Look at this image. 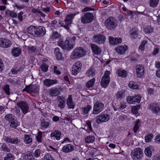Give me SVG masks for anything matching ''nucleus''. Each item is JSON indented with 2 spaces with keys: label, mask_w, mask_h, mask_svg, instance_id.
Returning a JSON list of instances; mask_svg holds the SVG:
<instances>
[{
  "label": "nucleus",
  "mask_w": 160,
  "mask_h": 160,
  "mask_svg": "<svg viewBox=\"0 0 160 160\" xmlns=\"http://www.w3.org/2000/svg\"><path fill=\"white\" fill-rule=\"evenodd\" d=\"M49 39L51 41L58 40V45L64 50L69 51L74 47V43H69V40L67 39L64 42L63 40L60 38V35L57 32H53Z\"/></svg>",
  "instance_id": "nucleus-1"
},
{
  "label": "nucleus",
  "mask_w": 160,
  "mask_h": 160,
  "mask_svg": "<svg viewBox=\"0 0 160 160\" xmlns=\"http://www.w3.org/2000/svg\"><path fill=\"white\" fill-rule=\"evenodd\" d=\"M105 26L108 30H113L118 25V22L116 19L112 17H111L106 19L104 22Z\"/></svg>",
  "instance_id": "nucleus-2"
},
{
  "label": "nucleus",
  "mask_w": 160,
  "mask_h": 160,
  "mask_svg": "<svg viewBox=\"0 0 160 160\" xmlns=\"http://www.w3.org/2000/svg\"><path fill=\"white\" fill-rule=\"evenodd\" d=\"M86 51L82 47H79L74 49L71 54L70 57L72 59H78L84 56Z\"/></svg>",
  "instance_id": "nucleus-3"
},
{
  "label": "nucleus",
  "mask_w": 160,
  "mask_h": 160,
  "mask_svg": "<svg viewBox=\"0 0 160 160\" xmlns=\"http://www.w3.org/2000/svg\"><path fill=\"white\" fill-rule=\"evenodd\" d=\"M143 154L142 149L140 148H137L132 151L131 155L133 160H140L142 157Z\"/></svg>",
  "instance_id": "nucleus-4"
},
{
  "label": "nucleus",
  "mask_w": 160,
  "mask_h": 160,
  "mask_svg": "<svg viewBox=\"0 0 160 160\" xmlns=\"http://www.w3.org/2000/svg\"><path fill=\"white\" fill-rule=\"evenodd\" d=\"M110 73L109 71H107L104 73L101 81V85L102 87L106 88L108 85L110 80L109 77Z\"/></svg>",
  "instance_id": "nucleus-5"
},
{
  "label": "nucleus",
  "mask_w": 160,
  "mask_h": 160,
  "mask_svg": "<svg viewBox=\"0 0 160 160\" xmlns=\"http://www.w3.org/2000/svg\"><path fill=\"white\" fill-rule=\"evenodd\" d=\"M104 108V104L99 101H97L94 104L93 108L92 113L98 114L101 112Z\"/></svg>",
  "instance_id": "nucleus-6"
},
{
  "label": "nucleus",
  "mask_w": 160,
  "mask_h": 160,
  "mask_svg": "<svg viewBox=\"0 0 160 160\" xmlns=\"http://www.w3.org/2000/svg\"><path fill=\"white\" fill-rule=\"evenodd\" d=\"M148 109L150 110L153 113L160 114V104L152 103L149 104L148 106Z\"/></svg>",
  "instance_id": "nucleus-7"
},
{
  "label": "nucleus",
  "mask_w": 160,
  "mask_h": 160,
  "mask_svg": "<svg viewBox=\"0 0 160 160\" xmlns=\"http://www.w3.org/2000/svg\"><path fill=\"white\" fill-rule=\"evenodd\" d=\"M110 119V116L108 114L102 113L96 118V121L98 124L106 122Z\"/></svg>",
  "instance_id": "nucleus-8"
},
{
  "label": "nucleus",
  "mask_w": 160,
  "mask_h": 160,
  "mask_svg": "<svg viewBox=\"0 0 160 160\" xmlns=\"http://www.w3.org/2000/svg\"><path fill=\"white\" fill-rule=\"evenodd\" d=\"M93 19V15L90 12H87L84 14L81 18V21L83 23H87L91 22Z\"/></svg>",
  "instance_id": "nucleus-9"
},
{
  "label": "nucleus",
  "mask_w": 160,
  "mask_h": 160,
  "mask_svg": "<svg viewBox=\"0 0 160 160\" xmlns=\"http://www.w3.org/2000/svg\"><path fill=\"white\" fill-rule=\"evenodd\" d=\"M39 90L38 85L35 84L26 86L23 89V91H27L29 93H37L38 92Z\"/></svg>",
  "instance_id": "nucleus-10"
},
{
  "label": "nucleus",
  "mask_w": 160,
  "mask_h": 160,
  "mask_svg": "<svg viewBox=\"0 0 160 160\" xmlns=\"http://www.w3.org/2000/svg\"><path fill=\"white\" fill-rule=\"evenodd\" d=\"M82 66V64L80 61L76 62L73 65L72 69V73L75 75H76L80 71Z\"/></svg>",
  "instance_id": "nucleus-11"
},
{
  "label": "nucleus",
  "mask_w": 160,
  "mask_h": 160,
  "mask_svg": "<svg viewBox=\"0 0 160 160\" xmlns=\"http://www.w3.org/2000/svg\"><path fill=\"white\" fill-rule=\"evenodd\" d=\"M93 39L95 42L99 44H102L105 42L106 38L103 35L97 34L94 35Z\"/></svg>",
  "instance_id": "nucleus-12"
},
{
  "label": "nucleus",
  "mask_w": 160,
  "mask_h": 160,
  "mask_svg": "<svg viewBox=\"0 0 160 160\" xmlns=\"http://www.w3.org/2000/svg\"><path fill=\"white\" fill-rule=\"evenodd\" d=\"M75 15V14H72L67 16L65 18V22L66 23V25H64V28L68 32H69V27L71 23V21Z\"/></svg>",
  "instance_id": "nucleus-13"
},
{
  "label": "nucleus",
  "mask_w": 160,
  "mask_h": 160,
  "mask_svg": "<svg viewBox=\"0 0 160 160\" xmlns=\"http://www.w3.org/2000/svg\"><path fill=\"white\" fill-rule=\"evenodd\" d=\"M136 73L137 77L141 78L144 75V68L143 66L138 65L136 67Z\"/></svg>",
  "instance_id": "nucleus-14"
},
{
  "label": "nucleus",
  "mask_w": 160,
  "mask_h": 160,
  "mask_svg": "<svg viewBox=\"0 0 160 160\" xmlns=\"http://www.w3.org/2000/svg\"><path fill=\"white\" fill-rule=\"evenodd\" d=\"M17 106L21 110L22 113L24 114L27 113L28 111V104L25 102H21L17 104Z\"/></svg>",
  "instance_id": "nucleus-15"
},
{
  "label": "nucleus",
  "mask_w": 160,
  "mask_h": 160,
  "mask_svg": "<svg viewBox=\"0 0 160 160\" xmlns=\"http://www.w3.org/2000/svg\"><path fill=\"white\" fill-rule=\"evenodd\" d=\"M12 45L10 41L7 39L0 38V47L8 48L10 47Z\"/></svg>",
  "instance_id": "nucleus-16"
},
{
  "label": "nucleus",
  "mask_w": 160,
  "mask_h": 160,
  "mask_svg": "<svg viewBox=\"0 0 160 160\" xmlns=\"http://www.w3.org/2000/svg\"><path fill=\"white\" fill-rule=\"evenodd\" d=\"M37 30L38 28L33 26L28 27L27 29V32L28 33L35 37H36L37 35H38L37 33Z\"/></svg>",
  "instance_id": "nucleus-17"
},
{
  "label": "nucleus",
  "mask_w": 160,
  "mask_h": 160,
  "mask_svg": "<svg viewBox=\"0 0 160 160\" xmlns=\"http://www.w3.org/2000/svg\"><path fill=\"white\" fill-rule=\"evenodd\" d=\"M4 140L5 141L12 144H17L20 142V139L17 138H11L7 137H5Z\"/></svg>",
  "instance_id": "nucleus-18"
},
{
  "label": "nucleus",
  "mask_w": 160,
  "mask_h": 160,
  "mask_svg": "<svg viewBox=\"0 0 160 160\" xmlns=\"http://www.w3.org/2000/svg\"><path fill=\"white\" fill-rule=\"evenodd\" d=\"M58 83V81L56 79H45L43 81L44 84L46 86L50 87Z\"/></svg>",
  "instance_id": "nucleus-19"
},
{
  "label": "nucleus",
  "mask_w": 160,
  "mask_h": 160,
  "mask_svg": "<svg viewBox=\"0 0 160 160\" xmlns=\"http://www.w3.org/2000/svg\"><path fill=\"white\" fill-rule=\"evenodd\" d=\"M57 98L58 100V107L61 109L63 108L65 106V99L61 96H58Z\"/></svg>",
  "instance_id": "nucleus-20"
},
{
  "label": "nucleus",
  "mask_w": 160,
  "mask_h": 160,
  "mask_svg": "<svg viewBox=\"0 0 160 160\" xmlns=\"http://www.w3.org/2000/svg\"><path fill=\"white\" fill-rule=\"evenodd\" d=\"M128 48V46L126 45L123 46H118L115 48V50L118 53L122 54L125 52Z\"/></svg>",
  "instance_id": "nucleus-21"
},
{
  "label": "nucleus",
  "mask_w": 160,
  "mask_h": 160,
  "mask_svg": "<svg viewBox=\"0 0 160 160\" xmlns=\"http://www.w3.org/2000/svg\"><path fill=\"white\" fill-rule=\"evenodd\" d=\"M74 149L72 145L71 144H68L62 148V151L64 152L68 153L72 151Z\"/></svg>",
  "instance_id": "nucleus-22"
},
{
  "label": "nucleus",
  "mask_w": 160,
  "mask_h": 160,
  "mask_svg": "<svg viewBox=\"0 0 160 160\" xmlns=\"http://www.w3.org/2000/svg\"><path fill=\"white\" fill-rule=\"evenodd\" d=\"M109 40L110 43L113 45L118 44L122 42V39L121 38H114L111 36L109 37Z\"/></svg>",
  "instance_id": "nucleus-23"
},
{
  "label": "nucleus",
  "mask_w": 160,
  "mask_h": 160,
  "mask_svg": "<svg viewBox=\"0 0 160 160\" xmlns=\"http://www.w3.org/2000/svg\"><path fill=\"white\" fill-rule=\"evenodd\" d=\"M91 48L93 53L95 54L98 55L101 52V49L97 45L94 44H92Z\"/></svg>",
  "instance_id": "nucleus-24"
},
{
  "label": "nucleus",
  "mask_w": 160,
  "mask_h": 160,
  "mask_svg": "<svg viewBox=\"0 0 160 160\" xmlns=\"http://www.w3.org/2000/svg\"><path fill=\"white\" fill-rule=\"evenodd\" d=\"M49 95L52 97H55L59 95L60 92L58 89L56 88H52L49 90Z\"/></svg>",
  "instance_id": "nucleus-25"
},
{
  "label": "nucleus",
  "mask_w": 160,
  "mask_h": 160,
  "mask_svg": "<svg viewBox=\"0 0 160 160\" xmlns=\"http://www.w3.org/2000/svg\"><path fill=\"white\" fill-rule=\"evenodd\" d=\"M61 134V132L60 131L56 130L51 133L50 136L51 137H54L56 140H59L60 139Z\"/></svg>",
  "instance_id": "nucleus-26"
},
{
  "label": "nucleus",
  "mask_w": 160,
  "mask_h": 160,
  "mask_svg": "<svg viewBox=\"0 0 160 160\" xmlns=\"http://www.w3.org/2000/svg\"><path fill=\"white\" fill-rule=\"evenodd\" d=\"M45 28L42 26H39L38 28L37 33V34L36 37H41L44 36L45 34Z\"/></svg>",
  "instance_id": "nucleus-27"
},
{
  "label": "nucleus",
  "mask_w": 160,
  "mask_h": 160,
  "mask_svg": "<svg viewBox=\"0 0 160 160\" xmlns=\"http://www.w3.org/2000/svg\"><path fill=\"white\" fill-rule=\"evenodd\" d=\"M154 150L152 146H149L145 148L144 150L145 154L148 157H150L152 156V151Z\"/></svg>",
  "instance_id": "nucleus-28"
},
{
  "label": "nucleus",
  "mask_w": 160,
  "mask_h": 160,
  "mask_svg": "<svg viewBox=\"0 0 160 160\" xmlns=\"http://www.w3.org/2000/svg\"><path fill=\"white\" fill-rule=\"evenodd\" d=\"M67 104L69 108L73 109L74 108L75 105L73 102L71 96H69L67 100Z\"/></svg>",
  "instance_id": "nucleus-29"
},
{
  "label": "nucleus",
  "mask_w": 160,
  "mask_h": 160,
  "mask_svg": "<svg viewBox=\"0 0 160 160\" xmlns=\"http://www.w3.org/2000/svg\"><path fill=\"white\" fill-rule=\"evenodd\" d=\"M12 54L14 57L19 56L21 52V50L19 48H14L12 50Z\"/></svg>",
  "instance_id": "nucleus-30"
},
{
  "label": "nucleus",
  "mask_w": 160,
  "mask_h": 160,
  "mask_svg": "<svg viewBox=\"0 0 160 160\" xmlns=\"http://www.w3.org/2000/svg\"><path fill=\"white\" fill-rule=\"evenodd\" d=\"M95 74V70L92 67L90 68L86 73V74L88 77H93Z\"/></svg>",
  "instance_id": "nucleus-31"
},
{
  "label": "nucleus",
  "mask_w": 160,
  "mask_h": 160,
  "mask_svg": "<svg viewBox=\"0 0 160 160\" xmlns=\"http://www.w3.org/2000/svg\"><path fill=\"white\" fill-rule=\"evenodd\" d=\"M4 118L7 122L9 123L16 118L14 115L11 114H8L5 116Z\"/></svg>",
  "instance_id": "nucleus-32"
},
{
  "label": "nucleus",
  "mask_w": 160,
  "mask_h": 160,
  "mask_svg": "<svg viewBox=\"0 0 160 160\" xmlns=\"http://www.w3.org/2000/svg\"><path fill=\"white\" fill-rule=\"evenodd\" d=\"M95 140V137L93 136H89L85 138V141L87 143L93 142Z\"/></svg>",
  "instance_id": "nucleus-33"
},
{
  "label": "nucleus",
  "mask_w": 160,
  "mask_h": 160,
  "mask_svg": "<svg viewBox=\"0 0 160 160\" xmlns=\"http://www.w3.org/2000/svg\"><path fill=\"white\" fill-rule=\"evenodd\" d=\"M24 141L26 144H31L32 142V139L31 136L27 134H25L24 136Z\"/></svg>",
  "instance_id": "nucleus-34"
},
{
  "label": "nucleus",
  "mask_w": 160,
  "mask_h": 160,
  "mask_svg": "<svg viewBox=\"0 0 160 160\" xmlns=\"http://www.w3.org/2000/svg\"><path fill=\"white\" fill-rule=\"evenodd\" d=\"M117 73L118 76L122 78L125 77L127 75V72L121 69H118L117 70Z\"/></svg>",
  "instance_id": "nucleus-35"
},
{
  "label": "nucleus",
  "mask_w": 160,
  "mask_h": 160,
  "mask_svg": "<svg viewBox=\"0 0 160 160\" xmlns=\"http://www.w3.org/2000/svg\"><path fill=\"white\" fill-rule=\"evenodd\" d=\"M140 126V122L139 120L138 119L135 122V124L133 129V130L134 133H136L138 130Z\"/></svg>",
  "instance_id": "nucleus-36"
},
{
  "label": "nucleus",
  "mask_w": 160,
  "mask_h": 160,
  "mask_svg": "<svg viewBox=\"0 0 160 160\" xmlns=\"http://www.w3.org/2000/svg\"><path fill=\"white\" fill-rule=\"evenodd\" d=\"M128 85L130 88L132 89H137L138 88V84L133 81L130 82Z\"/></svg>",
  "instance_id": "nucleus-37"
},
{
  "label": "nucleus",
  "mask_w": 160,
  "mask_h": 160,
  "mask_svg": "<svg viewBox=\"0 0 160 160\" xmlns=\"http://www.w3.org/2000/svg\"><path fill=\"white\" fill-rule=\"evenodd\" d=\"M5 13L7 15H9L12 18H16L17 16V14L16 12L8 10H6L5 11Z\"/></svg>",
  "instance_id": "nucleus-38"
},
{
  "label": "nucleus",
  "mask_w": 160,
  "mask_h": 160,
  "mask_svg": "<svg viewBox=\"0 0 160 160\" xmlns=\"http://www.w3.org/2000/svg\"><path fill=\"white\" fill-rule=\"evenodd\" d=\"M31 10L32 12L33 13H39L42 16L44 17L45 16V14L43 13L42 12L39 10L38 9L35 8H32Z\"/></svg>",
  "instance_id": "nucleus-39"
},
{
  "label": "nucleus",
  "mask_w": 160,
  "mask_h": 160,
  "mask_svg": "<svg viewBox=\"0 0 160 160\" xmlns=\"http://www.w3.org/2000/svg\"><path fill=\"white\" fill-rule=\"evenodd\" d=\"M159 0H150V6L152 7H156L158 6Z\"/></svg>",
  "instance_id": "nucleus-40"
},
{
  "label": "nucleus",
  "mask_w": 160,
  "mask_h": 160,
  "mask_svg": "<svg viewBox=\"0 0 160 160\" xmlns=\"http://www.w3.org/2000/svg\"><path fill=\"white\" fill-rule=\"evenodd\" d=\"M147 43V40H143L140 43L139 47V49L142 51L143 52L144 50L145 45Z\"/></svg>",
  "instance_id": "nucleus-41"
},
{
  "label": "nucleus",
  "mask_w": 160,
  "mask_h": 160,
  "mask_svg": "<svg viewBox=\"0 0 160 160\" xmlns=\"http://www.w3.org/2000/svg\"><path fill=\"white\" fill-rule=\"evenodd\" d=\"M92 108V106L90 105H88L87 107H84L82 109V112L84 114H86L88 113V112Z\"/></svg>",
  "instance_id": "nucleus-42"
},
{
  "label": "nucleus",
  "mask_w": 160,
  "mask_h": 160,
  "mask_svg": "<svg viewBox=\"0 0 160 160\" xmlns=\"http://www.w3.org/2000/svg\"><path fill=\"white\" fill-rule=\"evenodd\" d=\"M42 127L44 128H47L49 126L50 123L48 122H46L44 120H42L41 122Z\"/></svg>",
  "instance_id": "nucleus-43"
},
{
  "label": "nucleus",
  "mask_w": 160,
  "mask_h": 160,
  "mask_svg": "<svg viewBox=\"0 0 160 160\" xmlns=\"http://www.w3.org/2000/svg\"><path fill=\"white\" fill-rule=\"evenodd\" d=\"M10 123V127L12 128H16L18 126V122L16 118H15L12 121L10 122L9 123Z\"/></svg>",
  "instance_id": "nucleus-44"
},
{
  "label": "nucleus",
  "mask_w": 160,
  "mask_h": 160,
  "mask_svg": "<svg viewBox=\"0 0 160 160\" xmlns=\"http://www.w3.org/2000/svg\"><path fill=\"white\" fill-rule=\"evenodd\" d=\"M14 156L11 153H8L6 156L4 158V160H14Z\"/></svg>",
  "instance_id": "nucleus-45"
},
{
  "label": "nucleus",
  "mask_w": 160,
  "mask_h": 160,
  "mask_svg": "<svg viewBox=\"0 0 160 160\" xmlns=\"http://www.w3.org/2000/svg\"><path fill=\"white\" fill-rule=\"evenodd\" d=\"M95 78H94L89 81L87 82L86 87L88 88H90L92 87L93 85L95 82Z\"/></svg>",
  "instance_id": "nucleus-46"
},
{
  "label": "nucleus",
  "mask_w": 160,
  "mask_h": 160,
  "mask_svg": "<svg viewBox=\"0 0 160 160\" xmlns=\"http://www.w3.org/2000/svg\"><path fill=\"white\" fill-rule=\"evenodd\" d=\"M127 102L130 104H133L135 102L134 97L128 96L127 99Z\"/></svg>",
  "instance_id": "nucleus-47"
},
{
  "label": "nucleus",
  "mask_w": 160,
  "mask_h": 160,
  "mask_svg": "<svg viewBox=\"0 0 160 160\" xmlns=\"http://www.w3.org/2000/svg\"><path fill=\"white\" fill-rule=\"evenodd\" d=\"M1 150L6 152H10V149L8 147H7V145L5 144H3L1 148Z\"/></svg>",
  "instance_id": "nucleus-48"
},
{
  "label": "nucleus",
  "mask_w": 160,
  "mask_h": 160,
  "mask_svg": "<svg viewBox=\"0 0 160 160\" xmlns=\"http://www.w3.org/2000/svg\"><path fill=\"white\" fill-rule=\"evenodd\" d=\"M41 68L43 71L44 72H46L48 70V67L47 64L43 62L41 65Z\"/></svg>",
  "instance_id": "nucleus-49"
},
{
  "label": "nucleus",
  "mask_w": 160,
  "mask_h": 160,
  "mask_svg": "<svg viewBox=\"0 0 160 160\" xmlns=\"http://www.w3.org/2000/svg\"><path fill=\"white\" fill-rule=\"evenodd\" d=\"M42 132H38V134L36 137V138L38 142H42Z\"/></svg>",
  "instance_id": "nucleus-50"
},
{
  "label": "nucleus",
  "mask_w": 160,
  "mask_h": 160,
  "mask_svg": "<svg viewBox=\"0 0 160 160\" xmlns=\"http://www.w3.org/2000/svg\"><path fill=\"white\" fill-rule=\"evenodd\" d=\"M116 96L117 99H121L123 97V92L122 91H119L117 92Z\"/></svg>",
  "instance_id": "nucleus-51"
},
{
  "label": "nucleus",
  "mask_w": 160,
  "mask_h": 160,
  "mask_svg": "<svg viewBox=\"0 0 160 160\" xmlns=\"http://www.w3.org/2000/svg\"><path fill=\"white\" fill-rule=\"evenodd\" d=\"M3 89L6 94L8 95H9L10 94V89L9 86L8 85L4 86Z\"/></svg>",
  "instance_id": "nucleus-52"
},
{
  "label": "nucleus",
  "mask_w": 160,
  "mask_h": 160,
  "mask_svg": "<svg viewBox=\"0 0 160 160\" xmlns=\"http://www.w3.org/2000/svg\"><path fill=\"white\" fill-rule=\"evenodd\" d=\"M137 31L136 30L133 31L132 30L130 33V37L131 38L134 39L137 37Z\"/></svg>",
  "instance_id": "nucleus-53"
},
{
  "label": "nucleus",
  "mask_w": 160,
  "mask_h": 160,
  "mask_svg": "<svg viewBox=\"0 0 160 160\" xmlns=\"http://www.w3.org/2000/svg\"><path fill=\"white\" fill-rule=\"evenodd\" d=\"M33 156L31 155H28V154L25 155L23 160H33Z\"/></svg>",
  "instance_id": "nucleus-54"
},
{
  "label": "nucleus",
  "mask_w": 160,
  "mask_h": 160,
  "mask_svg": "<svg viewBox=\"0 0 160 160\" xmlns=\"http://www.w3.org/2000/svg\"><path fill=\"white\" fill-rule=\"evenodd\" d=\"M153 28L152 27L148 26L144 28V31L147 33H151L153 32Z\"/></svg>",
  "instance_id": "nucleus-55"
},
{
  "label": "nucleus",
  "mask_w": 160,
  "mask_h": 160,
  "mask_svg": "<svg viewBox=\"0 0 160 160\" xmlns=\"http://www.w3.org/2000/svg\"><path fill=\"white\" fill-rule=\"evenodd\" d=\"M153 137V135L152 134L147 135L145 137V141L147 142H150L151 140Z\"/></svg>",
  "instance_id": "nucleus-56"
},
{
  "label": "nucleus",
  "mask_w": 160,
  "mask_h": 160,
  "mask_svg": "<svg viewBox=\"0 0 160 160\" xmlns=\"http://www.w3.org/2000/svg\"><path fill=\"white\" fill-rule=\"evenodd\" d=\"M27 48L29 51L35 53L36 51L35 48L32 46H28Z\"/></svg>",
  "instance_id": "nucleus-57"
},
{
  "label": "nucleus",
  "mask_w": 160,
  "mask_h": 160,
  "mask_svg": "<svg viewBox=\"0 0 160 160\" xmlns=\"http://www.w3.org/2000/svg\"><path fill=\"white\" fill-rule=\"evenodd\" d=\"M43 160H54L50 154H48L45 156Z\"/></svg>",
  "instance_id": "nucleus-58"
},
{
  "label": "nucleus",
  "mask_w": 160,
  "mask_h": 160,
  "mask_svg": "<svg viewBox=\"0 0 160 160\" xmlns=\"http://www.w3.org/2000/svg\"><path fill=\"white\" fill-rule=\"evenodd\" d=\"M134 100H135V102L139 103L141 100V97L139 95H136L134 96Z\"/></svg>",
  "instance_id": "nucleus-59"
},
{
  "label": "nucleus",
  "mask_w": 160,
  "mask_h": 160,
  "mask_svg": "<svg viewBox=\"0 0 160 160\" xmlns=\"http://www.w3.org/2000/svg\"><path fill=\"white\" fill-rule=\"evenodd\" d=\"M40 153L41 150L39 149H37L35 151L34 155L35 157L38 158L40 156Z\"/></svg>",
  "instance_id": "nucleus-60"
},
{
  "label": "nucleus",
  "mask_w": 160,
  "mask_h": 160,
  "mask_svg": "<svg viewBox=\"0 0 160 160\" xmlns=\"http://www.w3.org/2000/svg\"><path fill=\"white\" fill-rule=\"evenodd\" d=\"M139 108V106H137L135 107H134L132 108V112L134 114H136L138 113V109Z\"/></svg>",
  "instance_id": "nucleus-61"
},
{
  "label": "nucleus",
  "mask_w": 160,
  "mask_h": 160,
  "mask_svg": "<svg viewBox=\"0 0 160 160\" xmlns=\"http://www.w3.org/2000/svg\"><path fill=\"white\" fill-rule=\"evenodd\" d=\"M155 142L156 143H160V134H158L155 137Z\"/></svg>",
  "instance_id": "nucleus-62"
},
{
  "label": "nucleus",
  "mask_w": 160,
  "mask_h": 160,
  "mask_svg": "<svg viewBox=\"0 0 160 160\" xmlns=\"http://www.w3.org/2000/svg\"><path fill=\"white\" fill-rule=\"evenodd\" d=\"M126 103L123 102H121L120 104V107L121 109H123L126 107Z\"/></svg>",
  "instance_id": "nucleus-63"
},
{
  "label": "nucleus",
  "mask_w": 160,
  "mask_h": 160,
  "mask_svg": "<svg viewBox=\"0 0 160 160\" xmlns=\"http://www.w3.org/2000/svg\"><path fill=\"white\" fill-rule=\"evenodd\" d=\"M56 58L58 60H61L62 58V54L60 52L56 54Z\"/></svg>",
  "instance_id": "nucleus-64"
}]
</instances>
